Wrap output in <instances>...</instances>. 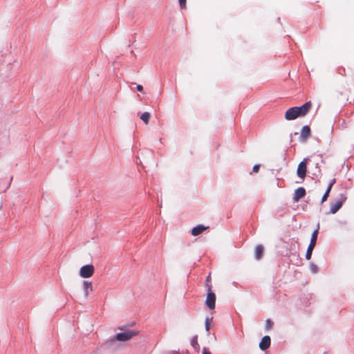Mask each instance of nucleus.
<instances>
[{
	"instance_id": "obj_25",
	"label": "nucleus",
	"mask_w": 354,
	"mask_h": 354,
	"mask_svg": "<svg viewBox=\"0 0 354 354\" xmlns=\"http://www.w3.org/2000/svg\"><path fill=\"white\" fill-rule=\"evenodd\" d=\"M335 183V179H333L329 185H332V186H333Z\"/></svg>"
},
{
	"instance_id": "obj_2",
	"label": "nucleus",
	"mask_w": 354,
	"mask_h": 354,
	"mask_svg": "<svg viewBox=\"0 0 354 354\" xmlns=\"http://www.w3.org/2000/svg\"><path fill=\"white\" fill-rule=\"evenodd\" d=\"M138 333L136 330H127L124 332L118 333L113 339V340H118L124 342L130 339L133 337L137 335Z\"/></svg>"
},
{
	"instance_id": "obj_13",
	"label": "nucleus",
	"mask_w": 354,
	"mask_h": 354,
	"mask_svg": "<svg viewBox=\"0 0 354 354\" xmlns=\"http://www.w3.org/2000/svg\"><path fill=\"white\" fill-rule=\"evenodd\" d=\"M263 252V248L262 245H257L255 248V257L257 259H259Z\"/></svg>"
},
{
	"instance_id": "obj_9",
	"label": "nucleus",
	"mask_w": 354,
	"mask_h": 354,
	"mask_svg": "<svg viewBox=\"0 0 354 354\" xmlns=\"http://www.w3.org/2000/svg\"><path fill=\"white\" fill-rule=\"evenodd\" d=\"M270 344L271 339L270 336L266 335L261 339V341L259 343V348L262 351H266L270 347Z\"/></svg>"
},
{
	"instance_id": "obj_11",
	"label": "nucleus",
	"mask_w": 354,
	"mask_h": 354,
	"mask_svg": "<svg viewBox=\"0 0 354 354\" xmlns=\"http://www.w3.org/2000/svg\"><path fill=\"white\" fill-rule=\"evenodd\" d=\"M208 228L209 226H205L202 224H199L192 228L191 233L193 236H198Z\"/></svg>"
},
{
	"instance_id": "obj_19",
	"label": "nucleus",
	"mask_w": 354,
	"mask_h": 354,
	"mask_svg": "<svg viewBox=\"0 0 354 354\" xmlns=\"http://www.w3.org/2000/svg\"><path fill=\"white\" fill-rule=\"evenodd\" d=\"M310 270L313 273H316L318 272V267L313 263H311L310 264Z\"/></svg>"
},
{
	"instance_id": "obj_18",
	"label": "nucleus",
	"mask_w": 354,
	"mask_h": 354,
	"mask_svg": "<svg viewBox=\"0 0 354 354\" xmlns=\"http://www.w3.org/2000/svg\"><path fill=\"white\" fill-rule=\"evenodd\" d=\"M213 317H206L205 319V330L209 331L210 329L209 322L212 321Z\"/></svg>"
},
{
	"instance_id": "obj_5",
	"label": "nucleus",
	"mask_w": 354,
	"mask_h": 354,
	"mask_svg": "<svg viewBox=\"0 0 354 354\" xmlns=\"http://www.w3.org/2000/svg\"><path fill=\"white\" fill-rule=\"evenodd\" d=\"M94 266L92 264L83 266L80 270V276L82 278H88L94 273Z\"/></svg>"
},
{
	"instance_id": "obj_8",
	"label": "nucleus",
	"mask_w": 354,
	"mask_h": 354,
	"mask_svg": "<svg viewBox=\"0 0 354 354\" xmlns=\"http://www.w3.org/2000/svg\"><path fill=\"white\" fill-rule=\"evenodd\" d=\"M306 195V189L304 187H298L295 190L293 201L298 202L301 198H304Z\"/></svg>"
},
{
	"instance_id": "obj_17",
	"label": "nucleus",
	"mask_w": 354,
	"mask_h": 354,
	"mask_svg": "<svg viewBox=\"0 0 354 354\" xmlns=\"http://www.w3.org/2000/svg\"><path fill=\"white\" fill-rule=\"evenodd\" d=\"M272 326H273V322L270 319H268L266 321V324H265L266 330H270L272 328Z\"/></svg>"
},
{
	"instance_id": "obj_6",
	"label": "nucleus",
	"mask_w": 354,
	"mask_h": 354,
	"mask_svg": "<svg viewBox=\"0 0 354 354\" xmlns=\"http://www.w3.org/2000/svg\"><path fill=\"white\" fill-rule=\"evenodd\" d=\"M308 161V158H305L298 165L297 170V176L301 178H304L306 175V165Z\"/></svg>"
},
{
	"instance_id": "obj_21",
	"label": "nucleus",
	"mask_w": 354,
	"mask_h": 354,
	"mask_svg": "<svg viewBox=\"0 0 354 354\" xmlns=\"http://www.w3.org/2000/svg\"><path fill=\"white\" fill-rule=\"evenodd\" d=\"M259 168H260V165H259V164L255 165L253 167L252 172H254V173H258V172H259Z\"/></svg>"
},
{
	"instance_id": "obj_26",
	"label": "nucleus",
	"mask_w": 354,
	"mask_h": 354,
	"mask_svg": "<svg viewBox=\"0 0 354 354\" xmlns=\"http://www.w3.org/2000/svg\"><path fill=\"white\" fill-rule=\"evenodd\" d=\"M209 280V275H208V277H207V281H208Z\"/></svg>"
},
{
	"instance_id": "obj_3",
	"label": "nucleus",
	"mask_w": 354,
	"mask_h": 354,
	"mask_svg": "<svg viewBox=\"0 0 354 354\" xmlns=\"http://www.w3.org/2000/svg\"><path fill=\"white\" fill-rule=\"evenodd\" d=\"M317 235H318V228L314 230L311 235L310 241L309 243V245L308 247L306 253V259L309 260L311 258L313 250L316 245L317 239Z\"/></svg>"
},
{
	"instance_id": "obj_22",
	"label": "nucleus",
	"mask_w": 354,
	"mask_h": 354,
	"mask_svg": "<svg viewBox=\"0 0 354 354\" xmlns=\"http://www.w3.org/2000/svg\"><path fill=\"white\" fill-rule=\"evenodd\" d=\"M202 354H211V353L207 350V348H203Z\"/></svg>"
},
{
	"instance_id": "obj_1",
	"label": "nucleus",
	"mask_w": 354,
	"mask_h": 354,
	"mask_svg": "<svg viewBox=\"0 0 354 354\" xmlns=\"http://www.w3.org/2000/svg\"><path fill=\"white\" fill-rule=\"evenodd\" d=\"M311 102H307L302 106L291 107L285 113V118L287 120H292L298 117L305 116L311 108Z\"/></svg>"
},
{
	"instance_id": "obj_27",
	"label": "nucleus",
	"mask_w": 354,
	"mask_h": 354,
	"mask_svg": "<svg viewBox=\"0 0 354 354\" xmlns=\"http://www.w3.org/2000/svg\"><path fill=\"white\" fill-rule=\"evenodd\" d=\"M233 284H234V286H236V281H234V282H233Z\"/></svg>"
},
{
	"instance_id": "obj_14",
	"label": "nucleus",
	"mask_w": 354,
	"mask_h": 354,
	"mask_svg": "<svg viewBox=\"0 0 354 354\" xmlns=\"http://www.w3.org/2000/svg\"><path fill=\"white\" fill-rule=\"evenodd\" d=\"M150 116L151 115L149 112H144L141 115L140 119L144 122L145 124H147L149 123Z\"/></svg>"
},
{
	"instance_id": "obj_4",
	"label": "nucleus",
	"mask_w": 354,
	"mask_h": 354,
	"mask_svg": "<svg viewBox=\"0 0 354 354\" xmlns=\"http://www.w3.org/2000/svg\"><path fill=\"white\" fill-rule=\"evenodd\" d=\"M211 288L212 286L210 285H207L208 292L205 299V305L210 310H213L215 308L216 295Z\"/></svg>"
},
{
	"instance_id": "obj_10",
	"label": "nucleus",
	"mask_w": 354,
	"mask_h": 354,
	"mask_svg": "<svg viewBox=\"0 0 354 354\" xmlns=\"http://www.w3.org/2000/svg\"><path fill=\"white\" fill-rule=\"evenodd\" d=\"M310 129L309 126H308V125L304 126L301 130L300 140L301 142H306V140L310 136Z\"/></svg>"
},
{
	"instance_id": "obj_16",
	"label": "nucleus",
	"mask_w": 354,
	"mask_h": 354,
	"mask_svg": "<svg viewBox=\"0 0 354 354\" xmlns=\"http://www.w3.org/2000/svg\"><path fill=\"white\" fill-rule=\"evenodd\" d=\"M331 188H332V185H329L327 189L326 190L324 194L322 196V203H324L327 199L328 194L331 190Z\"/></svg>"
},
{
	"instance_id": "obj_23",
	"label": "nucleus",
	"mask_w": 354,
	"mask_h": 354,
	"mask_svg": "<svg viewBox=\"0 0 354 354\" xmlns=\"http://www.w3.org/2000/svg\"><path fill=\"white\" fill-rule=\"evenodd\" d=\"M136 89L138 91H142L143 90V86L140 84H138L136 86Z\"/></svg>"
},
{
	"instance_id": "obj_24",
	"label": "nucleus",
	"mask_w": 354,
	"mask_h": 354,
	"mask_svg": "<svg viewBox=\"0 0 354 354\" xmlns=\"http://www.w3.org/2000/svg\"><path fill=\"white\" fill-rule=\"evenodd\" d=\"M171 354H180L178 351H173Z\"/></svg>"
},
{
	"instance_id": "obj_12",
	"label": "nucleus",
	"mask_w": 354,
	"mask_h": 354,
	"mask_svg": "<svg viewBox=\"0 0 354 354\" xmlns=\"http://www.w3.org/2000/svg\"><path fill=\"white\" fill-rule=\"evenodd\" d=\"M83 288H84V295L86 297L88 295V290H92V283L87 281H83Z\"/></svg>"
},
{
	"instance_id": "obj_7",
	"label": "nucleus",
	"mask_w": 354,
	"mask_h": 354,
	"mask_svg": "<svg viewBox=\"0 0 354 354\" xmlns=\"http://www.w3.org/2000/svg\"><path fill=\"white\" fill-rule=\"evenodd\" d=\"M346 197L344 195H341V198L334 203L330 204V213L335 214L342 206L343 203L346 201Z\"/></svg>"
},
{
	"instance_id": "obj_15",
	"label": "nucleus",
	"mask_w": 354,
	"mask_h": 354,
	"mask_svg": "<svg viewBox=\"0 0 354 354\" xmlns=\"http://www.w3.org/2000/svg\"><path fill=\"white\" fill-rule=\"evenodd\" d=\"M190 344L192 345V346L194 348V349H198L199 348V344L198 343V336L197 335H195L194 336L191 341H190Z\"/></svg>"
},
{
	"instance_id": "obj_20",
	"label": "nucleus",
	"mask_w": 354,
	"mask_h": 354,
	"mask_svg": "<svg viewBox=\"0 0 354 354\" xmlns=\"http://www.w3.org/2000/svg\"><path fill=\"white\" fill-rule=\"evenodd\" d=\"M180 6L182 9L185 8L186 7V0H178Z\"/></svg>"
}]
</instances>
